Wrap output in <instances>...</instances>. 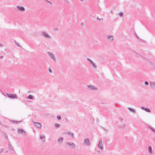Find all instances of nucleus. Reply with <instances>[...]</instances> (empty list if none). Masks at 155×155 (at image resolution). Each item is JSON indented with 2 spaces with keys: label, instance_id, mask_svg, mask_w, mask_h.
Returning <instances> with one entry per match:
<instances>
[{
  "label": "nucleus",
  "instance_id": "obj_15",
  "mask_svg": "<svg viewBox=\"0 0 155 155\" xmlns=\"http://www.w3.org/2000/svg\"><path fill=\"white\" fill-rule=\"evenodd\" d=\"M108 37L109 39L110 40H112L113 39V37L111 36H108Z\"/></svg>",
  "mask_w": 155,
  "mask_h": 155
},
{
  "label": "nucleus",
  "instance_id": "obj_14",
  "mask_svg": "<svg viewBox=\"0 0 155 155\" xmlns=\"http://www.w3.org/2000/svg\"><path fill=\"white\" fill-rule=\"evenodd\" d=\"M128 109L130 110V111H131L132 112H134V110L133 109H131L130 108H129H129H128Z\"/></svg>",
  "mask_w": 155,
  "mask_h": 155
},
{
  "label": "nucleus",
  "instance_id": "obj_5",
  "mask_svg": "<svg viewBox=\"0 0 155 155\" xmlns=\"http://www.w3.org/2000/svg\"><path fill=\"white\" fill-rule=\"evenodd\" d=\"M17 8L19 9V10L21 11H24L25 10V9L22 7H20L19 6H18Z\"/></svg>",
  "mask_w": 155,
  "mask_h": 155
},
{
  "label": "nucleus",
  "instance_id": "obj_7",
  "mask_svg": "<svg viewBox=\"0 0 155 155\" xmlns=\"http://www.w3.org/2000/svg\"><path fill=\"white\" fill-rule=\"evenodd\" d=\"M148 150L149 152L151 153H152V148L150 146H149L148 147Z\"/></svg>",
  "mask_w": 155,
  "mask_h": 155
},
{
  "label": "nucleus",
  "instance_id": "obj_20",
  "mask_svg": "<svg viewBox=\"0 0 155 155\" xmlns=\"http://www.w3.org/2000/svg\"><path fill=\"white\" fill-rule=\"evenodd\" d=\"M119 15L121 16H123V14L121 12H120V13H119Z\"/></svg>",
  "mask_w": 155,
  "mask_h": 155
},
{
  "label": "nucleus",
  "instance_id": "obj_6",
  "mask_svg": "<svg viewBox=\"0 0 155 155\" xmlns=\"http://www.w3.org/2000/svg\"><path fill=\"white\" fill-rule=\"evenodd\" d=\"M18 131H19V132H20V133H21L23 134L25 133V131H24V130L22 129H19L18 130Z\"/></svg>",
  "mask_w": 155,
  "mask_h": 155
},
{
  "label": "nucleus",
  "instance_id": "obj_18",
  "mask_svg": "<svg viewBox=\"0 0 155 155\" xmlns=\"http://www.w3.org/2000/svg\"><path fill=\"white\" fill-rule=\"evenodd\" d=\"M55 125L56 127H59V125L58 124H57V123L55 124Z\"/></svg>",
  "mask_w": 155,
  "mask_h": 155
},
{
  "label": "nucleus",
  "instance_id": "obj_17",
  "mask_svg": "<svg viewBox=\"0 0 155 155\" xmlns=\"http://www.w3.org/2000/svg\"><path fill=\"white\" fill-rule=\"evenodd\" d=\"M57 118L58 119H59V120H60L61 118V117L59 116V115H58L57 116Z\"/></svg>",
  "mask_w": 155,
  "mask_h": 155
},
{
  "label": "nucleus",
  "instance_id": "obj_4",
  "mask_svg": "<svg viewBox=\"0 0 155 155\" xmlns=\"http://www.w3.org/2000/svg\"><path fill=\"white\" fill-rule=\"evenodd\" d=\"M67 145L68 146H74V144L73 143L68 142L67 143Z\"/></svg>",
  "mask_w": 155,
  "mask_h": 155
},
{
  "label": "nucleus",
  "instance_id": "obj_9",
  "mask_svg": "<svg viewBox=\"0 0 155 155\" xmlns=\"http://www.w3.org/2000/svg\"><path fill=\"white\" fill-rule=\"evenodd\" d=\"M84 142H85V143L86 144H87L88 143H89V140L88 139H85V140H84Z\"/></svg>",
  "mask_w": 155,
  "mask_h": 155
},
{
  "label": "nucleus",
  "instance_id": "obj_22",
  "mask_svg": "<svg viewBox=\"0 0 155 155\" xmlns=\"http://www.w3.org/2000/svg\"><path fill=\"white\" fill-rule=\"evenodd\" d=\"M49 71L50 72H51V69H49Z\"/></svg>",
  "mask_w": 155,
  "mask_h": 155
},
{
  "label": "nucleus",
  "instance_id": "obj_10",
  "mask_svg": "<svg viewBox=\"0 0 155 155\" xmlns=\"http://www.w3.org/2000/svg\"><path fill=\"white\" fill-rule=\"evenodd\" d=\"M43 35L46 38L48 37V35L46 33H43Z\"/></svg>",
  "mask_w": 155,
  "mask_h": 155
},
{
  "label": "nucleus",
  "instance_id": "obj_8",
  "mask_svg": "<svg viewBox=\"0 0 155 155\" xmlns=\"http://www.w3.org/2000/svg\"><path fill=\"white\" fill-rule=\"evenodd\" d=\"M88 87L89 88L92 89H95V87L92 85L88 86Z\"/></svg>",
  "mask_w": 155,
  "mask_h": 155
},
{
  "label": "nucleus",
  "instance_id": "obj_13",
  "mask_svg": "<svg viewBox=\"0 0 155 155\" xmlns=\"http://www.w3.org/2000/svg\"><path fill=\"white\" fill-rule=\"evenodd\" d=\"M28 98L30 99H32L33 98L32 95H29L28 96Z\"/></svg>",
  "mask_w": 155,
  "mask_h": 155
},
{
  "label": "nucleus",
  "instance_id": "obj_25",
  "mask_svg": "<svg viewBox=\"0 0 155 155\" xmlns=\"http://www.w3.org/2000/svg\"><path fill=\"white\" fill-rule=\"evenodd\" d=\"M81 1H82L83 0H81Z\"/></svg>",
  "mask_w": 155,
  "mask_h": 155
},
{
  "label": "nucleus",
  "instance_id": "obj_21",
  "mask_svg": "<svg viewBox=\"0 0 155 155\" xmlns=\"http://www.w3.org/2000/svg\"><path fill=\"white\" fill-rule=\"evenodd\" d=\"M145 83L147 84H148V82L147 81H145Z\"/></svg>",
  "mask_w": 155,
  "mask_h": 155
},
{
  "label": "nucleus",
  "instance_id": "obj_2",
  "mask_svg": "<svg viewBox=\"0 0 155 155\" xmlns=\"http://www.w3.org/2000/svg\"><path fill=\"white\" fill-rule=\"evenodd\" d=\"M8 96H9V97H11V98H16V95L15 94H9L8 95Z\"/></svg>",
  "mask_w": 155,
  "mask_h": 155
},
{
  "label": "nucleus",
  "instance_id": "obj_24",
  "mask_svg": "<svg viewBox=\"0 0 155 155\" xmlns=\"http://www.w3.org/2000/svg\"><path fill=\"white\" fill-rule=\"evenodd\" d=\"M91 63L92 64H93V63L91 61Z\"/></svg>",
  "mask_w": 155,
  "mask_h": 155
},
{
  "label": "nucleus",
  "instance_id": "obj_12",
  "mask_svg": "<svg viewBox=\"0 0 155 155\" xmlns=\"http://www.w3.org/2000/svg\"><path fill=\"white\" fill-rule=\"evenodd\" d=\"M49 54L52 58L54 59L53 55L52 54L49 53Z\"/></svg>",
  "mask_w": 155,
  "mask_h": 155
},
{
  "label": "nucleus",
  "instance_id": "obj_19",
  "mask_svg": "<svg viewBox=\"0 0 155 155\" xmlns=\"http://www.w3.org/2000/svg\"><path fill=\"white\" fill-rule=\"evenodd\" d=\"M45 136L44 135H41L40 136V138L41 139H42L44 138Z\"/></svg>",
  "mask_w": 155,
  "mask_h": 155
},
{
  "label": "nucleus",
  "instance_id": "obj_23",
  "mask_svg": "<svg viewBox=\"0 0 155 155\" xmlns=\"http://www.w3.org/2000/svg\"><path fill=\"white\" fill-rule=\"evenodd\" d=\"M47 2L48 3H51V2H48V1H47Z\"/></svg>",
  "mask_w": 155,
  "mask_h": 155
},
{
  "label": "nucleus",
  "instance_id": "obj_11",
  "mask_svg": "<svg viewBox=\"0 0 155 155\" xmlns=\"http://www.w3.org/2000/svg\"><path fill=\"white\" fill-rule=\"evenodd\" d=\"M143 108L144 109V110L147 112H150V110L148 108Z\"/></svg>",
  "mask_w": 155,
  "mask_h": 155
},
{
  "label": "nucleus",
  "instance_id": "obj_3",
  "mask_svg": "<svg viewBox=\"0 0 155 155\" xmlns=\"http://www.w3.org/2000/svg\"><path fill=\"white\" fill-rule=\"evenodd\" d=\"M35 125L38 127H41V125L40 123L35 122Z\"/></svg>",
  "mask_w": 155,
  "mask_h": 155
},
{
  "label": "nucleus",
  "instance_id": "obj_16",
  "mask_svg": "<svg viewBox=\"0 0 155 155\" xmlns=\"http://www.w3.org/2000/svg\"><path fill=\"white\" fill-rule=\"evenodd\" d=\"M62 140H63V138L62 137H61L59 139L58 141L59 142H60V141H62Z\"/></svg>",
  "mask_w": 155,
  "mask_h": 155
},
{
  "label": "nucleus",
  "instance_id": "obj_1",
  "mask_svg": "<svg viewBox=\"0 0 155 155\" xmlns=\"http://www.w3.org/2000/svg\"><path fill=\"white\" fill-rule=\"evenodd\" d=\"M98 146L99 147H100L101 149L103 148V147L102 146V140H100L99 141V144H98Z\"/></svg>",
  "mask_w": 155,
  "mask_h": 155
}]
</instances>
